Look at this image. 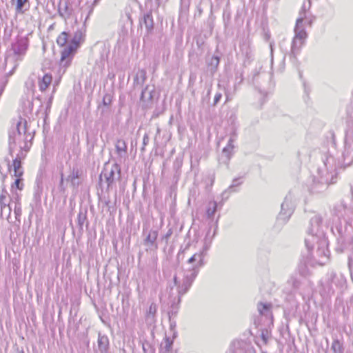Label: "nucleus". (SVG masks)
<instances>
[{"label": "nucleus", "instance_id": "obj_1", "mask_svg": "<svg viewBox=\"0 0 353 353\" xmlns=\"http://www.w3.org/2000/svg\"><path fill=\"white\" fill-rule=\"evenodd\" d=\"M33 137L27 133V122L20 120L16 126L9 131V153L12 156L15 146L18 144L21 150L28 151Z\"/></svg>", "mask_w": 353, "mask_h": 353}, {"label": "nucleus", "instance_id": "obj_2", "mask_svg": "<svg viewBox=\"0 0 353 353\" xmlns=\"http://www.w3.org/2000/svg\"><path fill=\"white\" fill-rule=\"evenodd\" d=\"M83 37L84 34L81 30L76 31L70 42L62 50L59 65L60 68L63 69V72L70 65L74 55L83 40Z\"/></svg>", "mask_w": 353, "mask_h": 353}, {"label": "nucleus", "instance_id": "obj_3", "mask_svg": "<svg viewBox=\"0 0 353 353\" xmlns=\"http://www.w3.org/2000/svg\"><path fill=\"white\" fill-rule=\"evenodd\" d=\"M29 46V40L27 37H17L15 41L12 43L10 52L6 59L9 57L16 63L13 70L18 66V62L21 61L25 57Z\"/></svg>", "mask_w": 353, "mask_h": 353}, {"label": "nucleus", "instance_id": "obj_4", "mask_svg": "<svg viewBox=\"0 0 353 353\" xmlns=\"http://www.w3.org/2000/svg\"><path fill=\"white\" fill-rule=\"evenodd\" d=\"M322 222L323 218L320 214H315L310 219V226L307 229V237L305 239V246L309 250L312 248V243L316 239L323 237Z\"/></svg>", "mask_w": 353, "mask_h": 353}, {"label": "nucleus", "instance_id": "obj_5", "mask_svg": "<svg viewBox=\"0 0 353 353\" xmlns=\"http://www.w3.org/2000/svg\"><path fill=\"white\" fill-rule=\"evenodd\" d=\"M103 177L107 183V190L112 188L114 183L119 181L121 177V169L120 165L114 163L112 165L105 163L103 171L99 176V182L101 183Z\"/></svg>", "mask_w": 353, "mask_h": 353}, {"label": "nucleus", "instance_id": "obj_6", "mask_svg": "<svg viewBox=\"0 0 353 353\" xmlns=\"http://www.w3.org/2000/svg\"><path fill=\"white\" fill-rule=\"evenodd\" d=\"M315 243L317 244V248L316 250V256L314 257L319 258V259L317 260L319 264L321 265H324L326 263V261H328L330 254V251L327 249V241L324 238L321 237L316 239L313 242L312 245H314ZM313 248L314 246H312V248H310V250L307 248V250L309 252H310Z\"/></svg>", "mask_w": 353, "mask_h": 353}, {"label": "nucleus", "instance_id": "obj_7", "mask_svg": "<svg viewBox=\"0 0 353 353\" xmlns=\"http://www.w3.org/2000/svg\"><path fill=\"white\" fill-rule=\"evenodd\" d=\"M336 230L338 233L337 237V247L336 248L338 252H343L345 250L351 248L352 239L347 236L345 231L343 230L341 226H336Z\"/></svg>", "mask_w": 353, "mask_h": 353}, {"label": "nucleus", "instance_id": "obj_8", "mask_svg": "<svg viewBox=\"0 0 353 353\" xmlns=\"http://www.w3.org/2000/svg\"><path fill=\"white\" fill-rule=\"evenodd\" d=\"M154 94L155 89L153 85H148L142 90L140 101L143 108L148 109L152 107Z\"/></svg>", "mask_w": 353, "mask_h": 353}, {"label": "nucleus", "instance_id": "obj_9", "mask_svg": "<svg viewBox=\"0 0 353 353\" xmlns=\"http://www.w3.org/2000/svg\"><path fill=\"white\" fill-rule=\"evenodd\" d=\"M294 212V205L291 199L286 196L281 204V210L278 216V220L286 222Z\"/></svg>", "mask_w": 353, "mask_h": 353}, {"label": "nucleus", "instance_id": "obj_10", "mask_svg": "<svg viewBox=\"0 0 353 353\" xmlns=\"http://www.w3.org/2000/svg\"><path fill=\"white\" fill-rule=\"evenodd\" d=\"M155 10L153 5H150V10L143 13L142 18L140 19V25L145 26L147 34H152L154 30V23L152 17V10Z\"/></svg>", "mask_w": 353, "mask_h": 353}, {"label": "nucleus", "instance_id": "obj_11", "mask_svg": "<svg viewBox=\"0 0 353 353\" xmlns=\"http://www.w3.org/2000/svg\"><path fill=\"white\" fill-rule=\"evenodd\" d=\"M303 17H299L296 20V26L294 28L295 36L294 39L299 41V46L298 49H300L304 43V40L307 37V33L302 26Z\"/></svg>", "mask_w": 353, "mask_h": 353}, {"label": "nucleus", "instance_id": "obj_12", "mask_svg": "<svg viewBox=\"0 0 353 353\" xmlns=\"http://www.w3.org/2000/svg\"><path fill=\"white\" fill-rule=\"evenodd\" d=\"M336 170L334 169L333 170H327V172L325 175L321 176L320 181L322 188L325 189L330 184H333L336 182Z\"/></svg>", "mask_w": 353, "mask_h": 353}, {"label": "nucleus", "instance_id": "obj_13", "mask_svg": "<svg viewBox=\"0 0 353 353\" xmlns=\"http://www.w3.org/2000/svg\"><path fill=\"white\" fill-rule=\"evenodd\" d=\"M158 237V231L151 230L149 231L148 234L143 240V244L148 246L150 249H157L158 245L156 243Z\"/></svg>", "mask_w": 353, "mask_h": 353}, {"label": "nucleus", "instance_id": "obj_14", "mask_svg": "<svg viewBox=\"0 0 353 353\" xmlns=\"http://www.w3.org/2000/svg\"><path fill=\"white\" fill-rule=\"evenodd\" d=\"M350 210L347 209L345 205L343 203L336 205L332 210V214L337 216L339 219H343L347 221L346 216Z\"/></svg>", "mask_w": 353, "mask_h": 353}, {"label": "nucleus", "instance_id": "obj_15", "mask_svg": "<svg viewBox=\"0 0 353 353\" xmlns=\"http://www.w3.org/2000/svg\"><path fill=\"white\" fill-rule=\"evenodd\" d=\"M15 0H11L13 3ZM30 8L29 0H16L15 4V14H23Z\"/></svg>", "mask_w": 353, "mask_h": 353}, {"label": "nucleus", "instance_id": "obj_16", "mask_svg": "<svg viewBox=\"0 0 353 353\" xmlns=\"http://www.w3.org/2000/svg\"><path fill=\"white\" fill-rule=\"evenodd\" d=\"M97 345L101 353H108L110 345L108 337L105 334L99 333Z\"/></svg>", "mask_w": 353, "mask_h": 353}, {"label": "nucleus", "instance_id": "obj_17", "mask_svg": "<svg viewBox=\"0 0 353 353\" xmlns=\"http://www.w3.org/2000/svg\"><path fill=\"white\" fill-rule=\"evenodd\" d=\"M58 12L59 15L66 20L69 19L72 14V9L69 6L68 1H60Z\"/></svg>", "mask_w": 353, "mask_h": 353}, {"label": "nucleus", "instance_id": "obj_18", "mask_svg": "<svg viewBox=\"0 0 353 353\" xmlns=\"http://www.w3.org/2000/svg\"><path fill=\"white\" fill-rule=\"evenodd\" d=\"M23 158V154H18L17 157L12 161V167L14 170V176L16 177L22 176L23 171L21 165V159Z\"/></svg>", "mask_w": 353, "mask_h": 353}, {"label": "nucleus", "instance_id": "obj_19", "mask_svg": "<svg viewBox=\"0 0 353 353\" xmlns=\"http://www.w3.org/2000/svg\"><path fill=\"white\" fill-rule=\"evenodd\" d=\"M203 259H204V252H200L199 253L194 254L192 256H191L188 263L189 264H194L192 267H198L201 268L203 265Z\"/></svg>", "mask_w": 353, "mask_h": 353}, {"label": "nucleus", "instance_id": "obj_20", "mask_svg": "<svg viewBox=\"0 0 353 353\" xmlns=\"http://www.w3.org/2000/svg\"><path fill=\"white\" fill-rule=\"evenodd\" d=\"M157 311V306L156 303H152L145 314V321L151 325L155 323Z\"/></svg>", "mask_w": 353, "mask_h": 353}, {"label": "nucleus", "instance_id": "obj_21", "mask_svg": "<svg viewBox=\"0 0 353 353\" xmlns=\"http://www.w3.org/2000/svg\"><path fill=\"white\" fill-rule=\"evenodd\" d=\"M219 63L220 57L218 55H214L210 59L206 61L208 70L212 75L217 71Z\"/></svg>", "mask_w": 353, "mask_h": 353}, {"label": "nucleus", "instance_id": "obj_22", "mask_svg": "<svg viewBox=\"0 0 353 353\" xmlns=\"http://www.w3.org/2000/svg\"><path fill=\"white\" fill-rule=\"evenodd\" d=\"M146 79V71L143 69L139 70L134 78V88L141 87Z\"/></svg>", "mask_w": 353, "mask_h": 353}, {"label": "nucleus", "instance_id": "obj_23", "mask_svg": "<svg viewBox=\"0 0 353 353\" xmlns=\"http://www.w3.org/2000/svg\"><path fill=\"white\" fill-rule=\"evenodd\" d=\"M115 147H116L117 153L121 158L126 157L127 144L124 140H123V139L117 140Z\"/></svg>", "mask_w": 353, "mask_h": 353}, {"label": "nucleus", "instance_id": "obj_24", "mask_svg": "<svg viewBox=\"0 0 353 353\" xmlns=\"http://www.w3.org/2000/svg\"><path fill=\"white\" fill-rule=\"evenodd\" d=\"M52 75L50 74H46L42 79L39 81V89L41 92L45 91L52 82Z\"/></svg>", "mask_w": 353, "mask_h": 353}, {"label": "nucleus", "instance_id": "obj_25", "mask_svg": "<svg viewBox=\"0 0 353 353\" xmlns=\"http://www.w3.org/2000/svg\"><path fill=\"white\" fill-rule=\"evenodd\" d=\"M199 269L200 268L198 267H192L191 269L187 270L185 272L183 279L192 283L199 272Z\"/></svg>", "mask_w": 353, "mask_h": 353}, {"label": "nucleus", "instance_id": "obj_26", "mask_svg": "<svg viewBox=\"0 0 353 353\" xmlns=\"http://www.w3.org/2000/svg\"><path fill=\"white\" fill-rule=\"evenodd\" d=\"M192 283L183 279L182 283L178 285L179 302L181 301V296L185 294L192 285Z\"/></svg>", "mask_w": 353, "mask_h": 353}, {"label": "nucleus", "instance_id": "obj_27", "mask_svg": "<svg viewBox=\"0 0 353 353\" xmlns=\"http://www.w3.org/2000/svg\"><path fill=\"white\" fill-rule=\"evenodd\" d=\"M239 178H235L233 179L232 184L229 188L222 193L223 198L228 199L230 194L236 192L235 188L241 184L242 182L239 181Z\"/></svg>", "mask_w": 353, "mask_h": 353}, {"label": "nucleus", "instance_id": "obj_28", "mask_svg": "<svg viewBox=\"0 0 353 353\" xmlns=\"http://www.w3.org/2000/svg\"><path fill=\"white\" fill-rule=\"evenodd\" d=\"M331 350L334 353H343L344 346L343 341L339 340L337 337L334 338L331 345Z\"/></svg>", "mask_w": 353, "mask_h": 353}, {"label": "nucleus", "instance_id": "obj_29", "mask_svg": "<svg viewBox=\"0 0 353 353\" xmlns=\"http://www.w3.org/2000/svg\"><path fill=\"white\" fill-rule=\"evenodd\" d=\"M233 149L231 147L225 146L222 150V154L220 160L225 164H228L232 155Z\"/></svg>", "mask_w": 353, "mask_h": 353}, {"label": "nucleus", "instance_id": "obj_30", "mask_svg": "<svg viewBox=\"0 0 353 353\" xmlns=\"http://www.w3.org/2000/svg\"><path fill=\"white\" fill-rule=\"evenodd\" d=\"M7 194H8V193L5 190H3L0 194V208H1V212L6 207H8L10 212L11 211V208L10 207V203L7 199Z\"/></svg>", "mask_w": 353, "mask_h": 353}, {"label": "nucleus", "instance_id": "obj_31", "mask_svg": "<svg viewBox=\"0 0 353 353\" xmlns=\"http://www.w3.org/2000/svg\"><path fill=\"white\" fill-rule=\"evenodd\" d=\"M78 226L80 230H83V227L87 221V210H80L78 214Z\"/></svg>", "mask_w": 353, "mask_h": 353}, {"label": "nucleus", "instance_id": "obj_32", "mask_svg": "<svg viewBox=\"0 0 353 353\" xmlns=\"http://www.w3.org/2000/svg\"><path fill=\"white\" fill-rule=\"evenodd\" d=\"M297 270L301 276L306 277L310 274V270L305 261H301Z\"/></svg>", "mask_w": 353, "mask_h": 353}, {"label": "nucleus", "instance_id": "obj_33", "mask_svg": "<svg viewBox=\"0 0 353 353\" xmlns=\"http://www.w3.org/2000/svg\"><path fill=\"white\" fill-rule=\"evenodd\" d=\"M81 170H80L77 167H73L71 169L70 174L66 178L67 181H73L74 179H79L81 175Z\"/></svg>", "mask_w": 353, "mask_h": 353}, {"label": "nucleus", "instance_id": "obj_34", "mask_svg": "<svg viewBox=\"0 0 353 353\" xmlns=\"http://www.w3.org/2000/svg\"><path fill=\"white\" fill-rule=\"evenodd\" d=\"M272 305L270 303H259L257 305V309L260 314L267 315L271 309Z\"/></svg>", "mask_w": 353, "mask_h": 353}, {"label": "nucleus", "instance_id": "obj_35", "mask_svg": "<svg viewBox=\"0 0 353 353\" xmlns=\"http://www.w3.org/2000/svg\"><path fill=\"white\" fill-rule=\"evenodd\" d=\"M68 40V34L66 32H63L61 33V34L58 37L57 39V43L59 46H62L64 48L67 46Z\"/></svg>", "mask_w": 353, "mask_h": 353}, {"label": "nucleus", "instance_id": "obj_36", "mask_svg": "<svg viewBox=\"0 0 353 353\" xmlns=\"http://www.w3.org/2000/svg\"><path fill=\"white\" fill-rule=\"evenodd\" d=\"M217 209V203L216 201H212L209 203V206L207 209V216L209 219H212L214 216Z\"/></svg>", "mask_w": 353, "mask_h": 353}, {"label": "nucleus", "instance_id": "obj_37", "mask_svg": "<svg viewBox=\"0 0 353 353\" xmlns=\"http://www.w3.org/2000/svg\"><path fill=\"white\" fill-rule=\"evenodd\" d=\"M288 283L295 290L299 289L301 285V281L295 276H292Z\"/></svg>", "mask_w": 353, "mask_h": 353}, {"label": "nucleus", "instance_id": "obj_38", "mask_svg": "<svg viewBox=\"0 0 353 353\" xmlns=\"http://www.w3.org/2000/svg\"><path fill=\"white\" fill-rule=\"evenodd\" d=\"M299 46V41L295 39H293L292 46H291V52L294 57H296V54L299 53V50L298 49V46Z\"/></svg>", "mask_w": 353, "mask_h": 353}, {"label": "nucleus", "instance_id": "obj_39", "mask_svg": "<svg viewBox=\"0 0 353 353\" xmlns=\"http://www.w3.org/2000/svg\"><path fill=\"white\" fill-rule=\"evenodd\" d=\"M15 187L17 189L21 190L23 187L22 176L17 177L12 188Z\"/></svg>", "mask_w": 353, "mask_h": 353}, {"label": "nucleus", "instance_id": "obj_40", "mask_svg": "<svg viewBox=\"0 0 353 353\" xmlns=\"http://www.w3.org/2000/svg\"><path fill=\"white\" fill-rule=\"evenodd\" d=\"M236 133L235 131H233L230 134V137L228 140V144L226 146L231 147V148L234 149V145L233 143L236 141Z\"/></svg>", "mask_w": 353, "mask_h": 353}, {"label": "nucleus", "instance_id": "obj_41", "mask_svg": "<svg viewBox=\"0 0 353 353\" xmlns=\"http://www.w3.org/2000/svg\"><path fill=\"white\" fill-rule=\"evenodd\" d=\"M149 3L153 5V8L154 9H158L161 4V0H147L145 3L146 7L148 6Z\"/></svg>", "mask_w": 353, "mask_h": 353}, {"label": "nucleus", "instance_id": "obj_42", "mask_svg": "<svg viewBox=\"0 0 353 353\" xmlns=\"http://www.w3.org/2000/svg\"><path fill=\"white\" fill-rule=\"evenodd\" d=\"M112 103V96L110 94H106L103 98V104L105 106H108Z\"/></svg>", "mask_w": 353, "mask_h": 353}, {"label": "nucleus", "instance_id": "obj_43", "mask_svg": "<svg viewBox=\"0 0 353 353\" xmlns=\"http://www.w3.org/2000/svg\"><path fill=\"white\" fill-rule=\"evenodd\" d=\"M149 141H150L149 136H148V134L147 133H145L144 134L143 139V145H142V147L141 148V152H144L145 151V148L148 144Z\"/></svg>", "mask_w": 353, "mask_h": 353}, {"label": "nucleus", "instance_id": "obj_44", "mask_svg": "<svg viewBox=\"0 0 353 353\" xmlns=\"http://www.w3.org/2000/svg\"><path fill=\"white\" fill-rule=\"evenodd\" d=\"M172 346V341H171L169 338H165V344L164 346V349L165 352H169Z\"/></svg>", "mask_w": 353, "mask_h": 353}, {"label": "nucleus", "instance_id": "obj_45", "mask_svg": "<svg viewBox=\"0 0 353 353\" xmlns=\"http://www.w3.org/2000/svg\"><path fill=\"white\" fill-rule=\"evenodd\" d=\"M170 321V328L172 332H173V336L175 337L176 335V332H175V328L176 326V323L175 321L172 319H169Z\"/></svg>", "mask_w": 353, "mask_h": 353}, {"label": "nucleus", "instance_id": "obj_46", "mask_svg": "<svg viewBox=\"0 0 353 353\" xmlns=\"http://www.w3.org/2000/svg\"><path fill=\"white\" fill-rule=\"evenodd\" d=\"M303 17V21L306 17V6L304 3L301 8V10L299 12V17Z\"/></svg>", "mask_w": 353, "mask_h": 353}, {"label": "nucleus", "instance_id": "obj_47", "mask_svg": "<svg viewBox=\"0 0 353 353\" xmlns=\"http://www.w3.org/2000/svg\"><path fill=\"white\" fill-rule=\"evenodd\" d=\"M63 181H64V179H63V174H61V180H60V183H59V188L60 189V191L61 192H64L65 190V188L64 187L63 185Z\"/></svg>", "mask_w": 353, "mask_h": 353}, {"label": "nucleus", "instance_id": "obj_48", "mask_svg": "<svg viewBox=\"0 0 353 353\" xmlns=\"http://www.w3.org/2000/svg\"><path fill=\"white\" fill-rule=\"evenodd\" d=\"M222 97V94L220 92H217L215 96H214V105H216L219 102V101L221 100Z\"/></svg>", "mask_w": 353, "mask_h": 353}, {"label": "nucleus", "instance_id": "obj_49", "mask_svg": "<svg viewBox=\"0 0 353 353\" xmlns=\"http://www.w3.org/2000/svg\"><path fill=\"white\" fill-rule=\"evenodd\" d=\"M73 188H77L80 185V182L78 179H74L70 181Z\"/></svg>", "mask_w": 353, "mask_h": 353}, {"label": "nucleus", "instance_id": "obj_50", "mask_svg": "<svg viewBox=\"0 0 353 353\" xmlns=\"http://www.w3.org/2000/svg\"><path fill=\"white\" fill-rule=\"evenodd\" d=\"M41 189L40 187L38 185L34 193V197L37 199L40 198V193H41Z\"/></svg>", "mask_w": 353, "mask_h": 353}, {"label": "nucleus", "instance_id": "obj_51", "mask_svg": "<svg viewBox=\"0 0 353 353\" xmlns=\"http://www.w3.org/2000/svg\"><path fill=\"white\" fill-rule=\"evenodd\" d=\"M172 234V229H169L167 233L163 236V239H168Z\"/></svg>", "mask_w": 353, "mask_h": 353}, {"label": "nucleus", "instance_id": "obj_52", "mask_svg": "<svg viewBox=\"0 0 353 353\" xmlns=\"http://www.w3.org/2000/svg\"><path fill=\"white\" fill-rule=\"evenodd\" d=\"M236 81L239 79V81H238V84H241L243 82V74L240 73L239 74V77H238L236 75Z\"/></svg>", "mask_w": 353, "mask_h": 353}, {"label": "nucleus", "instance_id": "obj_53", "mask_svg": "<svg viewBox=\"0 0 353 353\" xmlns=\"http://www.w3.org/2000/svg\"><path fill=\"white\" fill-rule=\"evenodd\" d=\"M177 312L172 310L168 312L169 319H171L172 316H175L176 315Z\"/></svg>", "mask_w": 353, "mask_h": 353}, {"label": "nucleus", "instance_id": "obj_54", "mask_svg": "<svg viewBox=\"0 0 353 353\" xmlns=\"http://www.w3.org/2000/svg\"><path fill=\"white\" fill-rule=\"evenodd\" d=\"M261 337H262V339L263 340V341H264L265 343H267L268 337H267V336H266V334H265V333H264V332H262Z\"/></svg>", "mask_w": 353, "mask_h": 353}, {"label": "nucleus", "instance_id": "obj_55", "mask_svg": "<svg viewBox=\"0 0 353 353\" xmlns=\"http://www.w3.org/2000/svg\"><path fill=\"white\" fill-rule=\"evenodd\" d=\"M51 103H52V97H50V98L49 99V101H48V102L47 107H46V111H47L48 110H50V106H51Z\"/></svg>", "mask_w": 353, "mask_h": 353}, {"label": "nucleus", "instance_id": "obj_56", "mask_svg": "<svg viewBox=\"0 0 353 353\" xmlns=\"http://www.w3.org/2000/svg\"><path fill=\"white\" fill-rule=\"evenodd\" d=\"M5 161L7 162V165H8V170H10V169H11V166H12V165H10V160H9V159L6 158Z\"/></svg>", "mask_w": 353, "mask_h": 353}, {"label": "nucleus", "instance_id": "obj_57", "mask_svg": "<svg viewBox=\"0 0 353 353\" xmlns=\"http://www.w3.org/2000/svg\"><path fill=\"white\" fill-rule=\"evenodd\" d=\"M173 280H174V285H175L176 286H177V287H178V285H180V283H179L178 282V281H177V277H176V276H174Z\"/></svg>", "mask_w": 353, "mask_h": 353}, {"label": "nucleus", "instance_id": "obj_58", "mask_svg": "<svg viewBox=\"0 0 353 353\" xmlns=\"http://www.w3.org/2000/svg\"><path fill=\"white\" fill-rule=\"evenodd\" d=\"M351 261H352V259H350V257L348 258V265H349V267H350L351 265Z\"/></svg>", "mask_w": 353, "mask_h": 353}, {"label": "nucleus", "instance_id": "obj_59", "mask_svg": "<svg viewBox=\"0 0 353 353\" xmlns=\"http://www.w3.org/2000/svg\"><path fill=\"white\" fill-rule=\"evenodd\" d=\"M329 160H330L329 159H326V162L324 163V166L325 167H327V163L329 162Z\"/></svg>", "mask_w": 353, "mask_h": 353}, {"label": "nucleus", "instance_id": "obj_60", "mask_svg": "<svg viewBox=\"0 0 353 353\" xmlns=\"http://www.w3.org/2000/svg\"><path fill=\"white\" fill-rule=\"evenodd\" d=\"M270 49H271V54L272 55V53H273V48H272V44L270 43Z\"/></svg>", "mask_w": 353, "mask_h": 353}, {"label": "nucleus", "instance_id": "obj_61", "mask_svg": "<svg viewBox=\"0 0 353 353\" xmlns=\"http://www.w3.org/2000/svg\"><path fill=\"white\" fill-rule=\"evenodd\" d=\"M304 88H305V92L306 93H307V88H306L305 84H304Z\"/></svg>", "mask_w": 353, "mask_h": 353}, {"label": "nucleus", "instance_id": "obj_62", "mask_svg": "<svg viewBox=\"0 0 353 353\" xmlns=\"http://www.w3.org/2000/svg\"><path fill=\"white\" fill-rule=\"evenodd\" d=\"M256 75H258V74H255V75L254 76V77H253V81H254V80H255V78H256Z\"/></svg>", "mask_w": 353, "mask_h": 353}, {"label": "nucleus", "instance_id": "obj_63", "mask_svg": "<svg viewBox=\"0 0 353 353\" xmlns=\"http://www.w3.org/2000/svg\"><path fill=\"white\" fill-rule=\"evenodd\" d=\"M109 203H110V201H106V202H105V204H106L107 205H108Z\"/></svg>", "mask_w": 353, "mask_h": 353}, {"label": "nucleus", "instance_id": "obj_64", "mask_svg": "<svg viewBox=\"0 0 353 353\" xmlns=\"http://www.w3.org/2000/svg\"><path fill=\"white\" fill-rule=\"evenodd\" d=\"M159 132H160V129H159V128H158V129H157V133H159Z\"/></svg>", "mask_w": 353, "mask_h": 353}]
</instances>
